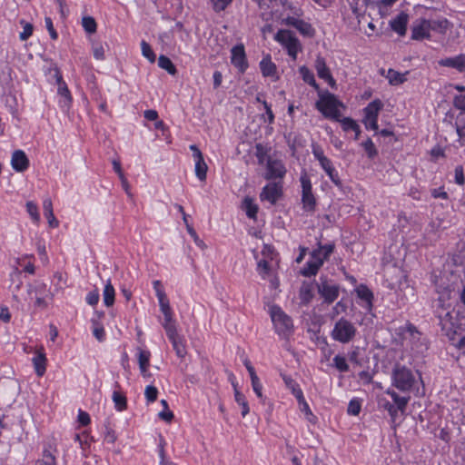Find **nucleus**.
Segmentation results:
<instances>
[{
    "label": "nucleus",
    "instance_id": "nucleus-1",
    "mask_svg": "<svg viewBox=\"0 0 465 465\" xmlns=\"http://www.w3.org/2000/svg\"><path fill=\"white\" fill-rule=\"evenodd\" d=\"M269 314L276 333L287 339L293 331L292 318L276 304H272L269 307Z\"/></svg>",
    "mask_w": 465,
    "mask_h": 465
},
{
    "label": "nucleus",
    "instance_id": "nucleus-2",
    "mask_svg": "<svg viewBox=\"0 0 465 465\" xmlns=\"http://www.w3.org/2000/svg\"><path fill=\"white\" fill-rule=\"evenodd\" d=\"M342 104L336 96L329 92L320 94V100L316 102V108L326 117L340 121V107Z\"/></svg>",
    "mask_w": 465,
    "mask_h": 465
},
{
    "label": "nucleus",
    "instance_id": "nucleus-3",
    "mask_svg": "<svg viewBox=\"0 0 465 465\" xmlns=\"http://www.w3.org/2000/svg\"><path fill=\"white\" fill-rule=\"evenodd\" d=\"M392 385L402 392L410 391L414 383L415 377L406 366L396 364L391 372Z\"/></svg>",
    "mask_w": 465,
    "mask_h": 465
},
{
    "label": "nucleus",
    "instance_id": "nucleus-4",
    "mask_svg": "<svg viewBox=\"0 0 465 465\" xmlns=\"http://www.w3.org/2000/svg\"><path fill=\"white\" fill-rule=\"evenodd\" d=\"M356 333L357 329L354 324L342 317L335 322L331 337L341 343H349L355 338Z\"/></svg>",
    "mask_w": 465,
    "mask_h": 465
},
{
    "label": "nucleus",
    "instance_id": "nucleus-5",
    "mask_svg": "<svg viewBox=\"0 0 465 465\" xmlns=\"http://www.w3.org/2000/svg\"><path fill=\"white\" fill-rule=\"evenodd\" d=\"M274 39L286 48L288 54L293 60H296L298 53L302 50V45L292 32L281 29L275 35Z\"/></svg>",
    "mask_w": 465,
    "mask_h": 465
},
{
    "label": "nucleus",
    "instance_id": "nucleus-6",
    "mask_svg": "<svg viewBox=\"0 0 465 465\" xmlns=\"http://www.w3.org/2000/svg\"><path fill=\"white\" fill-rule=\"evenodd\" d=\"M318 293L323 298L326 303H332L339 296L340 288L337 284L328 280L326 276H321L315 283Z\"/></svg>",
    "mask_w": 465,
    "mask_h": 465
},
{
    "label": "nucleus",
    "instance_id": "nucleus-7",
    "mask_svg": "<svg viewBox=\"0 0 465 465\" xmlns=\"http://www.w3.org/2000/svg\"><path fill=\"white\" fill-rule=\"evenodd\" d=\"M301 183L302 188V202L303 209L306 212H313L316 206V200L312 192V183L306 174L301 177Z\"/></svg>",
    "mask_w": 465,
    "mask_h": 465
},
{
    "label": "nucleus",
    "instance_id": "nucleus-8",
    "mask_svg": "<svg viewBox=\"0 0 465 465\" xmlns=\"http://www.w3.org/2000/svg\"><path fill=\"white\" fill-rule=\"evenodd\" d=\"M231 63L232 65L236 67L240 73H244L248 68L244 45L242 44L234 45L231 50Z\"/></svg>",
    "mask_w": 465,
    "mask_h": 465
},
{
    "label": "nucleus",
    "instance_id": "nucleus-9",
    "mask_svg": "<svg viewBox=\"0 0 465 465\" xmlns=\"http://www.w3.org/2000/svg\"><path fill=\"white\" fill-rule=\"evenodd\" d=\"M190 150L193 151V156L195 161V175L200 181L204 182L207 176L208 165L204 161L203 155L195 144L190 145Z\"/></svg>",
    "mask_w": 465,
    "mask_h": 465
},
{
    "label": "nucleus",
    "instance_id": "nucleus-10",
    "mask_svg": "<svg viewBox=\"0 0 465 465\" xmlns=\"http://www.w3.org/2000/svg\"><path fill=\"white\" fill-rule=\"evenodd\" d=\"M282 23L286 25L296 28L300 34L304 36L312 37L314 35V29L312 25L293 16H288L282 20Z\"/></svg>",
    "mask_w": 465,
    "mask_h": 465
},
{
    "label": "nucleus",
    "instance_id": "nucleus-11",
    "mask_svg": "<svg viewBox=\"0 0 465 465\" xmlns=\"http://www.w3.org/2000/svg\"><path fill=\"white\" fill-rule=\"evenodd\" d=\"M267 173L265 178L267 180L282 178L286 173V169L280 160H273L271 157L267 159Z\"/></svg>",
    "mask_w": 465,
    "mask_h": 465
},
{
    "label": "nucleus",
    "instance_id": "nucleus-12",
    "mask_svg": "<svg viewBox=\"0 0 465 465\" xmlns=\"http://www.w3.org/2000/svg\"><path fill=\"white\" fill-rule=\"evenodd\" d=\"M282 195V186L276 183L265 185L260 194L262 201H267L274 204Z\"/></svg>",
    "mask_w": 465,
    "mask_h": 465
},
{
    "label": "nucleus",
    "instance_id": "nucleus-13",
    "mask_svg": "<svg viewBox=\"0 0 465 465\" xmlns=\"http://www.w3.org/2000/svg\"><path fill=\"white\" fill-rule=\"evenodd\" d=\"M314 67L321 79L326 81L331 86L335 84V80L333 79L330 69L326 64L325 59L322 56L318 55L316 57Z\"/></svg>",
    "mask_w": 465,
    "mask_h": 465
},
{
    "label": "nucleus",
    "instance_id": "nucleus-14",
    "mask_svg": "<svg viewBox=\"0 0 465 465\" xmlns=\"http://www.w3.org/2000/svg\"><path fill=\"white\" fill-rule=\"evenodd\" d=\"M11 164L15 171L24 172L29 166V160L22 150H15L12 154Z\"/></svg>",
    "mask_w": 465,
    "mask_h": 465
},
{
    "label": "nucleus",
    "instance_id": "nucleus-15",
    "mask_svg": "<svg viewBox=\"0 0 465 465\" xmlns=\"http://www.w3.org/2000/svg\"><path fill=\"white\" fill-rule=\"evenodd\" d=\"M168 339L172 342L173 348L175 351L176 355L179 358H184L187 354L186 347L184 344V339L181 336L178 331L170 333L167 335Z\"/></svg>",
    "mask_w": 465,
    "mask_h": 465
},
{
    "label": "nucleus",
    "instance_id": "nucleus-16",
    "mask_svg": "<svg viewBox=\"0 0 465 465\" xmlns=\"http://www.w3.org/2000/svg\"><path fill=\"white\" fill-rule=\"evenodd\" d=\"M439 64L445 67H450L459 72H465V54H461L454 57H448L439 61Z\"/></svg>",
    "mask_w": 465,
    "mask_h": 465
},
{
    "label": "nucleus",
    "instance_id": "nucleus-17",
    "mask_svg": "<svg viewBox=\"0 0 465 465\" xmlns=\"http://www.w3.org/2000/svg\"><path fill=\"white\" fill-rule=\"evenodd\" d=\"M54 71L55 81L58 85L57 93L59 95H61L62 97L64 98L65 105H69V104L72 101L70 91H69L66 84L63 80L60 70L55 66L54 68Z\"/></svg>",
    "mask_w": 465,
    "mask_h": 465
},
{
    "label": "nucleus",
    "instance_id": "nucleus-18",
    "mask_svg": "<svg viewBox=\"0 0 465 465\" xmlns=\"http://www.w3.org/2000/svg\"><path fill=\"white\" fill-rule=\"evenodd\" d=\"M35 373L38 377H42L46 371V356L43 348L35 351V357L32 359Z\"/></svg>",
    "mask_w": 465,
    "mask_h": 465
},
{
    "label": "nucleus",
    "instance_id": "nucleus-19",
    "mask_svg": "<svg viewBox=\"0 0 465 465\" xmlns=\"http://www.w3.org/2000/svg\"><path fill=\"white\" fill-rule=\"evenodd\" d=\"M408 20V15L402 12L391 21V27L399 35L403 36L407 31Z\"/></svg>",
    "mask_w": 465,
    "mask_h": 465
},
{
    "label": "nucleus",
    "instance_id": "nucleus-20",
    "mask_svg": "<svg viewBox=\"0 0 465 465\" xmlns=\"http://www.w3.org/2000/svg\"><path fill=\"white\" fill-rule=\"evenodd\" d=\"M320 165L325 171L331 181L340 186L341 182L340 180L338 173L335 171V168L332 165L331 161L329 158H326L320 162Z\"/></svg>",
    "mask_w": 465,
    "mask_h": 465
},
{
    "label": "nucleus",
    "instance_id": "nucleus-21",
    "mask_svg": "<svg viewBox=\"0 0 465 465\" xmlns=\"http://www.w3.org/2000/svg\"><path fill=\"white\" fill-rule=\"evenodd\" d=\"M456 132L459 136L458 143L465 146V112H460L455 119Z\"/></svg>",
    "mask_w": 465,
    "mask_h": 465
},
{
    "label": "nucleus",
    "instance_id": "nucleus-22",
    "mask_svg": "<svg viewBox=\"0 0 465 465\" xmlns=\"http://www.w3.org/2000/svg\"><path fill=\"white\" fill-rule=\"evenodd\" d=\"M260 69L264 77H273L277 73L276 65L272 62L269 54L260 62Z\"/></svg>",
    "mask_w": 465,
    "mask_h": 465
},
{
    "label": "nucleus",
    "instance_id": "nucleus-23",
    "mask_svg": "<svg viewBox=\"0 0 465 465\" xmlns=\"http://www.w3.org/2000/svg\"><path fill=\"white\" fill-rule=\"evenodd\" d=\"M314 283L303 282L300 288L299 297L302 303L308 304L313 298Z\"/></svg>",
    "mask_w": 465,
    "mask_h": 465
},
{
    "label": "nucleus",
    "instance_id": "nucleus-24",
    "mask_svg": "<svg viewBox=\"0 0 465 465\" xmlns=\"http://www.w3.org/2000/svg\"><path fill=\"white\" fill-rule=\"evenodd\" d=\"M322 265V261L320 259L312 258V260L308 261L304 267L301 270V274L305 277H311L316 275L319 269Z\"/></svg>",
    "mask_w": 465,
    "mask_h": 465
},
{
    "label": "nucleus",
    "instance_id": "nucleus-25",
    "mask_svg": "<svg viewBox=\"0 0 465 465\" xmlns=\"http://www.w3.org/2000/svg\"><path fill=\"white\" fill-rule=\"evenodd\" d=\"M333 250L334 244L332 243L325 245L319 244L318 249L314 250L312 252V258L320 259L322 261L323 263L324 261L327 260L329 256L333 252Z\"/></svg>",
    "mask_w": 465,
    "mask_h": 465
},
{
    "label": "nucleus",
    "instance_id": "nucleus-26",
    "mask_svg": "<svg viewBox=\"0 0 465 465\" xmlns=\"http://www.w3.org/2000/svg\"><path fill=\"white\" fill-rule=\"evenodd\" d=\"M411 37L415 40L430 37V28L426 19H423L419 25L413 27Z\"/></svg>",
    "mask_w": 465,
    "mask_h": 465
},
{
    "label": "nucleus",
    "instance_id": "nucleus-27",
    "mask_svg": "<svg viewBox=\"0 0 465 465\" xmlns=\"http://www.w3.org/2000/svg\"><path fill=\"white\" fill-rule=\"evenodd\" d=\"M357 296L367 302V306L371 308L372 306V299L373 293L364 284H361L356 288Z\"/></svg>",
    "mask_w": 465,
    "mask_h": 465
},
{
    "label": "nucleus",
    "instance_id": "nucleus-28",
    "mask_svg": "<svg viewBox=\"0 0 465 465\" xmlns=\"http://www.w3.org/2000/svg\"><path fill=\"white\" fill-rule=\"evenodd\" d=\"M409 72H405L404 74H401L398 71L393 69H389L387 72L386 78L389 80V83L392 85H399L403 84L407 78L406 75Z\"/></svg>",
    "mask_w": 465,
    "mask_h": 465
},
{
    "label": "nucleus",
    "instance_id": "nucleus-29",
    "mask_svg": "<svg viewBox=\"0 0 465 465\" xmlns=\"http://www.w3.org/2000/svg\"><path fill=\"white\" fill-rule=\"evenodd\" d=\"M299 73L302 75V80L312 86L315 90H319L320 86L315 81L312 72L305 65L299 68Z\"/></svg>",
    "mask_w": 465,
    "mask_h": 465
},
{
    "label": "nucleus",
    "instance_id": "nucleus-30",
    "mask_svg": "<svg viewBox=\"0 0 465 465\" xmlns=\"http://www.w3.org/2000/svg\"><path fill=\"white\" fill-rule=\"evenodd\" d=\"M427 25H429L430 31L432 30L444 34L446 33L450 23L446 18H442L439 20H427Z\"/></svg>",
    "mask_w": 465,
    "mask_h": 465
},
{
    "label": "nucleus",
    "instance_id": "nucleus-31",
    "mask_svg": "<svg viewBox=\"0 0 465 465\" xmlns=\"http://www.w3.org/2000/svg\"><path fill=\"white\" fill-rule=\"evenodd\" d=\"M386 393L391 397L393 400L394 405L398 407L400 411L403 412L406 409V406L408 404V401L410 398L401 397L394 390L388 389L386 391Z\"/></svg>",
    "mask_w": 465,
    "mask_h": 465
},
{
    "label": "nucleus",
    "instance_id": "nucleus-32",
    "mask_svg": "<svg viewBox=\"0 0 465 465\" xmlns=\"http://www.w3.org/2000/svg\"><path fill=\"white\" fill-rule=\"evenodd\" d=\"M232 386L234 389L235 401L242 407V416L245 417L250 411L248 401H247L245 396L242 392L239 391L236 384L232 383Z\"/></svg>",
    "mask_w": 465,
    "mask_h": 465
},
{
    "label": "nucleus",
    "instance_id": "nucleus-33",
    "mask_svg": "<svg viewBox=\"0 0 465 465\" xmlns=\"http://www.w3.org/2000/svg\"><path fill=\"white\" fill-rule=\"evenodd\" d=\"M382 106L383 104L381 100H373L367 105V107L364 108V116L378 117L379 112L381 111Z\"/></svg>",
    "mask_w": 465,
    "mask_h": 465
},
{
    "label": "nucleus",
    "instance_id": "nucleus-34",
    "mask_svg": "<svg viewBox=\"0 0 465 465\" xmlns=\"http://www.w3.org/2000/svg\"><path fill=\"white\" fill-rule=\"evenodd\" d=\"M114 288L111 283V281L108 280L107 283L104 286L103 296H104V303L107 307H111L114 303Z\"/></svg>",
    "mask_w": 465,
    "mask_h": 465
},
{
    "label": "nucleus",
    "instance_id": "nucleus-35",
    "mask_svg": "<svg viewBox=\"0 0 465 465\" xmlns=\"http://www.w3.org/2000/svg\"><path fill=\"white\" fill-rule=\"evenodd\" d=\"M242 209L245 211L246 215L251 219H256L258 213V206L255 204L252 198L245 197L242 202Z\"/></svg>",
    "mask_w": 465,
    "mask_h": 465
},
{
    "label": "nucleus",
    "instance_id": "nucleus-36",
    "mask_svg": "<svg viewBox=\"0 0 465 465\" xmlns=\"http://www.w3.org/2000/svg\"><path fill=\"white\" fill-rule=\"evenodd\" d=\"M158 65L162 69L167 71L170 74L174 75L177 73L175 65L173 64L171 59L163 54H161L158 58Z\"/></svg>",
    "mask_w": 465,
    "mask_h": 465
},
{
    "label": "nucleus",
    "instance_id": "nucleus-37",
    "mask_svg": "<svg viewBox=\"0 0 465 465\" xmlns=\"http://www.w3.org/2000/svg\"><path fill=\"white\" fill-rule=\"evenodd\" d=\"M163 318H164V320H163V322L162 323V325L166 332V335L175 332L177 331V327H176L175 321L173 320V312L170 313H165L163 315Z\"/></svg>",
    "mask_w": 465,
    "mask_h": 465
},
{
    "label": "nucleus",
    "instance_id": "nucleus-38",
    "mask_svg": "<svg viewBox=\"0 0 465 465\" xmlns=\"http://www.w3.org/2000/svg\"><path fill=\"white\" fill-rule=\"evenodd\" d=\"M271 148L263 145L262 143H256L255 145V156L258 160L259 164H263L266 157L268 156Z\"/></svg>",
    "mask_w": 465,
    "mask_h": 465
},
{
    "label": "nucleus",
    "instance_id": "nucleus-39",
    "mask_svg": "<svg viewBox=\"0 0 465 465\" xmlns=\"http://www.w3.org/2000/svg\"><path fill=\"white\" fill-rule=\"evenodd\" d=\"M113 401L114 402L115 408L119 411H123L127 408V401L126 397L118 391H114L113 393Z\"/></svg>",
    "mask_w": 465,
    "mask_h": 465
},
{
    "label": "nucleus",
    "instance_id": "nucleus-40",
    "mask_svg": "<svg viewBox=\"0 0 465 465\" xmlns=\"http://www.w3.org/2000/svg\"><path fill=\"white\" fill-rule=\"evenodd\" d=\"M82 25L88 34H94L96 32L97 24L92 16H84L82 18Z\"/></svg>",
    "mask_w": 465,
    "mask_h": 465
},
{
    "label": "nucleus",
    "instance_id": "nucleus-41",
    "mask_svg": "<svg viewBox=\"0 0 465 465\" xmlns=\"http://www.w3.org/2000/svg\"><path fill=\"white\" fill-rule=\"evenodd\" d=\"M11 279H12V284H11L10 287H11L12 292L14 293V298L17 299V292L20 290V287L22 285L21 272H16L15 273H13L11 275Z\"/></svg>",
    "mask_w": 465,
    "mask_h": 465
},
{
    "label": "nucleus",
    "instance_id": "nucleus-42",
    "mask_svg": "<svg viewBox=\"0 0 465 465\" xmlns=\"http://www.w3.org/2000/svg\"><path fill=\"white\" fill-rule=\"evenodd\" d=\"M141 49H142L143 55L145 58H147L149 60V62H151V63L155 62V59H156L155 54L153 53V49L151 48V45L147 42H145L143 40L142 41Z\"/></svg>",
    "mask_w": 465,
    "mask_h": 465
},
{
    "label": "nucleus",
    "instance_id": "nucleus-43",
    "mask_svg": "<svg viewBox=\"0 0 465 465\" xmlns=\"http://www.w3.org/2000/svg\"><path fill=\"white\" fill-rule=\"evenodd\" d=\"M26 210L31 216L32 220L38 223L40 221V214L38 213L37 205L33 202H27L26 203Z\"/></svg>",
    "mask_w": 465,
    "mask_h": 465
},
{
    "label": "nucleus",
    "instance_id": "nucleus-44",
    "mask_svg": "<svg viewBox=\"0 0 465 465\" xmlns=\"http://www.w3.org/2000/svg\"><path fill=\"white\" fill-rule=\"evenodd\" d=\"M333 365L341 372H346L349 371V365L347 364L345 358L341 355H336L333 358Z\"/></svg>",
    "mask_w": 465,
    "mask_h": 465
},
{
    "label": "nucleus",
    "instance_id": "nucleus-45",
    "mask_svg": "<svg viewBox=\"0 0 465 465\" xmlns=\"http://www.w3.org/2000/svg\"><path fill=\"white\" fill-rule=\"evenodd\" d=\"M46 285L43 282H38L35 286L29 285L28 293L29 295L44 296L45 292Z\"/></svg>",
    "mask_w": 465,
    "mask_h": 465
},
{
    "label": "nucleus",
    "instance_id": "nucleus-46",
    "mask_svg": "<svg viewBox=\"0 0 465 465\" xmlns=\"http://www.w3.org/2000/svg\"><path fill=\"white\" fill-rule=\"evenodd\" d=\"M362 146L366 151L369 158L372 159L378 154L377 149L375 148V145L371 138H368L365 142H363Z\"/></svg>",
    "mask_w": 465,
    "mask_h": 465
},
{
    "label": "nucleus",
    "instance_id": "nucleus-47",
    "mask_svg": "<svg viewBox=\"0 0 465 465\" xmlns=\"http://www.w3.org/2000/svg\"><path fill=\"white\" fill-rule=\"evenodd\" d=\"M144 395L148 402H153L157 399L158 390L153 385H148L145 388Z\"/></svg>",
    "mask_w": 465,
    "mask_h": 465
},
{
    "label": "nucleus",
    "instance_id": "nucleus-48",
    "mask_svg": "<svg viewBox=\"0 0 465 465\" xmlns=\"http://www.w3.org/2000/svg\"><path fill=\"white\" fill-rule=\"evenodd\" d=\"M151 353L148 351L139 349L138 363L139 367L149 366Z\"/></svg>",
    "mask_w": 465,
    "mask_h": 465
},
{
    "label": "nucleus",
    "instance_id": "nucleus-49",
    "mask_svg": "<svg viewBox=\"0 0 465 465\" xmlns=\"http://www.w3.org/2000/svg\"><path fill=\"white\" fill-rule=\"evenodd\" d=\"M339 122L341 123L342 129L345 132L350 131V130L353 131L354 129H358V124L351 118L345 117L342 120L340 119Z\"/></svg>",
    "mask_w": 465,
    "mask_h": 465
},
{
    "label": "nucleus",
    "instance_id": "nucleus-50",
    "mask_svg": "<svg viewBox=\"0 0 465 465\" xmlns=\"http://www.w3.org/2000/svg\"><path fill=\"white\" fill-rule=\"evenodd\" d=\"M454 180H455V183L459 185H463L465 183V176H464L463 167L461 165H458L455 167Z\"/></svg>",
    "mask_w": 465,
    "mask_h": 465
},
{
    "label": "nucleus",
    "instance_id": "nucleus-51",
    "mask_svg": "<svg viewBox=\"0 0 465 465\" xmlns=\"http://www.w3.org/2000/svg\"><path fill=\"white\" fill-rule=\"evenodd\" d=\"M187 232L191 235V237L193 239L195 244L202 249H204L206 245L204 244L203 241L199 238L197 235L195 230L191 224H187Z\"/></svg>",
    "mask_w": 465,
    "mask_h": 465
},
{
    "label": "nucleus",
    "instance_id": "nucleus-52",
    "mask_svg": "<svg viewBox=\"0 0 465 465\" xmlns=\"http://www.w3.org/2000/svg\"><path fill=\"white\" fill-rule=\"evenodd\" d=\"M158 301H159L160 310L163 315L165 313L172 312V309L170 307V303H169V300H168L167 296H163V294H162V295H160V299H158Z\"/></svg>",
    "mask_w": 465,
    "mask_h": 465
},
{
    "label": "nucleus",
    "instance_id": "nucleus-53",
    "mask_svg": "<svg viewBox=\"0 0 465 465\" xmlns=\"http://www.w3.org/2000/svg\"><path fill=\"white\" fill-rule=\"evenodd\" d=\"M232 0H211L215 12L223 11Z\"/></svg>",
    "mask_w": 465,
    "mask_h": 465
},
{
    "label": "nucleus",
    "instance_id": "nucleus-54",
    "mask_svg": "<svg viewBox=\"0 0 465 465\" xmlns=\"http://www.w3.org/2000/svg\"><path fill=\"white\" fill-rule=\"evenodd\" d=\"M93 323L94 325L93 333L94 336L99 341H102L104 339L105 333L104 329L103 326L99 325L96 321H93Z\"/></svg>",
    "mask_w": 465,
    "mask_h": 465
},
{
    "label": "nucleus",
    "instance_id": "nucleus-55",
    "mask_svg": "<svg viewBox=\"0 0 465 465\" xmlns=\"http://www.w3.org/2000/svg\"><path fill=\"white\" fill-rule=\"evenodd\" d=\"M35 465H55V458L50 452H45L43 459L37 460Z\"/></svg>",
    "mask_w": 465,
    "mask_h": 465
},
{
    "label": "nucleus",
    "instance_id": "nucleus-56",
    "mask_svg": "<svg viewBox=\"0 0 465 465\" xmlns=\"http://www.w3.org/2000/svg\"><path fill=\"white\" fill-rule=\"evenodd\" d=\"M348 413L351 415H358L361 411V403L357 400H351L348 405Z\"/></svg>",
    "mask_w": 465,
    "mask_h": 465
},
{
    "label": "nucleus",
    "instance_id": "nucleus-57",
    "mask_svg": "<svg viewBox=\"0 0 465 465\" xmlns=\"http://www.w3.org/2000/svg\"><path fill=\"white\" fill-rule=\"evenodd\" d=\"M363 124L366 129L378 130V117H365L363 119Z\"/></svg>",
    "mask_w": 465,
    "mask_h": 465
},
{
    "label": "nucleus",
    "instance_id": "nucleus-58",
    "mask_svg": "<svg viewBox=\"0 0 465 465\" xmlns=\"http://www.w3.org/2000/svg\"><path fill=\"white\" fill-rule=\"evenodd\" d=\"M300 406H301V411L305 413L308 420L310 422H314L316 420V417L311 411L308 403L304 401L302 403L300 404Z\"/></svg>",
    "mask_w": 465,
    "mask_h": 465
},
{
    "label": "nucleus",
    "instance_id": "nucleus-59",
    "mask_svg": "<svg viewBox=\"0 0 465 465\" xmlns=\"http://www.w3.org/2000/svg\"><path fill=\"white\" fill-rule=\"evenodd\" d=\"M45 26L50 34V36L53 40H55L57 39L58 37V35L55 31V29L54 28V25H53V21L50 17H45Z\"/></svg>",
    "mask_w": 465,
    "mask_h": 465
},
{
    "label": "nucleus",
    "instance_id": "nucleus-60",
    "mask_svg": "<svg viewBox=\"0 0 465 465\" xmlns=\"http://www.w3.org/2000/svg\"><path fill=\"white\" fill-rule=\"evenodd\" d=\"M34 27L31 24H25L23 32L20 33V39L25 41L27 40L33 34Z\"/></svg>",
    "mask_w": 465,
    "mask_h": 465
},
{
    "label": "nucleus",
    "instance_id": "nucleus-61",
    "mask_svg": "<svg viewBox=\"0 0 465 465\" xmlns=\"http://www.w3.org/2000/svg\"><path fill=\"white\" fill-rule=\"evenodd\" d=\"M251 381H252V387L253 391L255 392V394L257 395L258 398L262 399V385L260 382L259 378L252 379Z\"/></svg>",
    "mask_w": 465,
    "mask_h": 465
},
{
    "label": "nucleus",
    "instance_id": "nucleus-62",
    "mask_svg": "<svg viewBox=\"0 0 465 465\" xmlns=\"http://www.w3.org/2000/svg\"><path fill=\"white\" fill-rule=\"evenodd\" d=\"M453 104L460 112H465V95L460 94L454 97Z\"/></svg>",
    "mask_w": 465,
    "mask_h": 465
},
{
    "label": "nucleus",
    "instance_id": "nucleus-63",
    "mask_svg": "<svg viewBox=\"0 0 465 465\" xmlns=\"http://www.w3.org/2000/svg\"><path fill=\"white\" fill-rule=\"evenodd\" d=\"M86 302L88 304H90L92 306L96 305L99 302L98 291L94 290L93 292H90L86 296Z\"/></svg>",
    "mask_w": 465,
    "mask_h": 465
},
{
    "label": "nucleus",
    "instance_id": "nucleus-64",
    "mask_svg": "<svg viewBox=\"0 0 465 465\" xmlns=\"http://www.w3.org/2000/svg\"><path fill=\"white\" fill-rule=\"evenodd\" d=\"M116 439H117V437H116L115 431L113 429L106 427L104 440L107 443L114 444L115 442Z\"/></svg>",
    "mask_w": 465,
    "mask_h": 465
}]
</instances>
